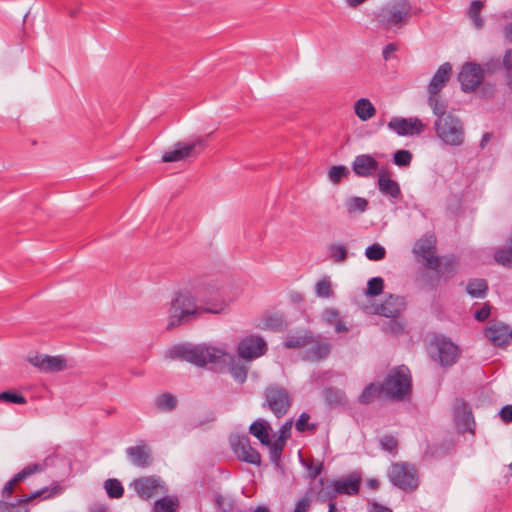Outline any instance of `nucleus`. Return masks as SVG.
I'll return each mask as SVG.
<instances>
[{"label":"nucleus","instance_id":"1","mask_svg":"<svg viewBox=\"0 0 512 512\" xmlns=\"http://www.w3.org/2000/svg\"><path fill=\"white\" fill-rule=\"evenodd\" d=\"M447 82L448 62H445L440 65L427 86L429 94L428 105L436 116L434 129L437 136L444 144L448 143V116H446L447 104L444 100L440 99L439 93L445 87Z\"/></svg>","mask_w":512,"mask_h":512},{"label":"nucleus","instance_id":"2","mask_svg":"<svg viewBox=\"0 0 512 512\" xmlns=\"http://www.w3.org/2000/svg\"><path fill=\"white\" fill-rule=\"evenodd\" d=\"M168 357L171 359H181L196 366H205L206 364H227L232 361L233 356L226 350L210 345H188L181 344L168 351Z\"/></svg>","mask_w":512,"mask_h":512},{"label":"nucleus","instance_id":"3","mask_svg":"<svg viewBox=\"0 0 512 512\" xmlns=\"http://www.w3.org/2000/svg\"><path fill=\"white\" fill-rule=\"evenodd\" d=\"M167 329L171 330L203 315L194 290L174 294L168 308Z\"/></svg>","mask_w":512,"mask_h":512},{"label":"nucleus","instance_id":"4","mask_svg":"<svg viewBox=\"0 0 512 512\" xmlns=\"http://www.w3.org/2000/svg\"><path fill=\"white\" fill-rule=\"evenodd\" d=\"M198 304L204 314H221L230 305L225 296V289L213 282H201L193 286Z\"/></svg>","mask_w":512,"mask_h":512},{"label":"nucleus","instance_id":"5","mask_svg":"<svg viewBox=\"0 0 512 512\" xmlns=\"http://www.w3.org/2000/svg\"><path fill=\"white\" fill-rule=\"evenodd\" d=\"M381 388L387 399L403 401L410 396L412 389V377L409 368L400 365L391 369L381 384Z\"/></svg>","mask_w":512,"mask_h":512},{"label":"nucleus","instance_id":"6","mask_svg":"<svg viewBox=\"0 0 512 512\" xmlns=\"http://www.w3.org/2000/svg\"><path fill=\"white\" fill-rule=\"evenodd\" d=\"M387 475L390 482L400 490L413 492L419 486L418 471L411 463H393L389 467Z\"/></svg>","mask_w":512,"mask_h":512},{"label":"nucleus","instance_id":"7","mask_svg":"<svg viewBox=\"0 0 512 512\" xmlns=\"http://www.w3.org/2000/svg\"><path fill=\"white\" fill-rule=\"evenodd\" d=\"M411 11V5L407 0H393L384 5L376 13L379 25L384 29L404 24Z\"/></svg>","mask_w":512,"mask_h":512},{"label":"nucleus","instance_id":"8","mask_svg":"<svg viewBox=\"0 0 512 512\" xmlns=\"http://www.w3.org/2000/svg\"><path fill=\"white\" fill-rule=\"evenodd\" d=\"M263 408L270 410L277 418L283 417L291 406L288 391L279 385H270L264 391Z\"/></svg>","mask_w":512,"mask_h":512},{"label":"nucleus","instance_id":"9","mask_svg":"<svg viewBox=\"0 0 512 512\" xmlns=\"http://www.w3.org/2000/svg\"><path fill=\"white\" fill-rule=\"evenodd\" d=\"M206 147V139L199 137L191 142H177L162 155V162H178L189 157H196Z\"/></svg>","mask_w":512,"mask_h":512},{"label":"nucleus","instance_id":"10","mask_svg":"<svg viewBox=\"0 0 512 512\" xmlns=\"http://www.w3.org/2000/svg\"><path fill=\"white\" fill-rule=\"evenodd\" d=\"M413 253L425 260V265L436 272L440 268V258L436 255V238L433 235H424L415 243Z\"/></svg>","mask_w":512,"mask_h":512},{"label":"nucleus","instance_id":"11","mask_svg":"<svg viewBox=\"0 0 512 512\" xmlns=\"http://www.w3.org/2000/svg\"><path fill=\"white\" fill-rule=\"evenodd\" d=\"M454 424L459 433H470L475 435L476 423L468 403L463 400H456L453 404Z\"/></svg>","mask_w":512,"mask_h":512},{"label":"nucleus","instance_id":"12","mask_svg":"<svg viewBox=\"0 0 512 512\" xmlns=\"http://www.w3.org/2000/svg\"><path fill=\"white\" fill-rule=\"evenodd\" d=\"M59 492L60 488L58 486H55L51 490H49L48 488H42L29 495H23L14 503L0 500V512H29V509L27 508V503L29 501L42 495H44L45 499L50 498L51 496L58 494Z\"/></svg>","mask_w":512,"mask_h":512},{"label":"nucleus","instance_id":"13","mask_svg":"<svg viewBox=\"0 0 512 512\" xmlns=\"http://www.w3.org/2000/svg\"><path fill=\"white\" fill-rule=\"evenodd\" d=\"M266 342L257 335H249L240 340L237 353L240 358L250 361L262 356L266 352Z\"/></svg>","mask_w":512,"mask_h":512},{"label":"nucleus","instance_id":"14","mask_svg":"<svg viewBox=\"0 0 512 512\" xmlns=\"http://www.w3.org/2000/svg\"><path fill=\"white\" fill-rule=\"evenodd\" d=\"M388 128L399 136H414L423 132L424 124L417 117H393L388 122Z\"/></svg>","mask_w":512,"mask_h":512},{"label":"nucleus","instance_id":"15","mask_svg":"<svg viewBox=\"0 0 512 512\" xmlns=\"http://www.w3.org/2000/svg\"><path fill=\"white\" fill-rule=\"evenodd\" d=\"M484 76L483 69L479 64L466 63L463 65L458 79L464 92L474 91L482 82Z\"/></svg>","mask_w":512,"mask_h":512},{"label":"nucleus","instance_id":"16","mask_svg":"<svg viewBox=\"0 0 512 512\" xmlns=\"http://www.w3.org/2000/svg\"><path fill=\"white\" fill-rule=\"evenodd\" d=\"M232 450L240 461L260 465L261 455L252 447L250 439L247 436H239L232 442Z\"/></svg>","mask_w":512,"mask_h":512},{"label":"nucleus","instance_id":"17","mask_svg":"<svg viewBox=\"0 0 512 512\" xmlns=\"http://www.w3.org/2000/svg\"><path fill=\"white\" fill-rule=\"evenodd\" d=\"M131 486L137 495L144 500H149L150 498L159 495L163 488L160 478L155 476L136 479L133 481Z\"/></svg>","mask_w":512,"mask_h":512},{"label":"nucleus","instance_id":"18","mask_svg":"<svg viewBox=\"0 0 512 512\" xmlns=\"http://www.w3.org/2000/svg\"><path fill=\"white\" fill-rule=\"evenodd\" d=\"M483 334L494 347L505 348L509 345V325L503 322L489 324L483 329Z\"/></svg>","mask_w":512,"mask_h":512},{"label":"nucleus","instance_id":"19","mask_svg":"<svg viewBox=\"0 0 512 512\" xmlns=\"http://www.w3.org/2000/svg\"><path fill=\"white\" fill-rule=\"evenodd\" d=\"M405 307L404 297L390 294L381 304L374 307L372 313L387 318H396Z\"/></svg>","mask_w":512,"mask_h":512},{"label":"nucleus","instance_id":"20","mask_svg":"<svg viewBox=\"0 0 512 512\" xmlns=\"http://www.w3.org/2000/svg\"><path fill=\"white\" fill-rule=\"evenodd\" d=\"M332 485L337 495L355 496L360 491L361 476L357 472H352L346 477L332 480Z\"/></svg>","mask_w":512,"mask_h":512},{"label":"nucleus","instance_id":"21","mask_svg":"<svg viewBox=\"0 0 512 512\" xmlns=\"http://www.w3.org/2000/svg\"><path fill=\"white\" fill-rule=\"evenodd\" d=\"M352 170L362 178L371 177L380 171L378 161L370 154L357 155L352 163Z\"/></svg>","mask_w":512,"mask_h":512},{"label":"nucleus","instance_id":"22","mask_svg":"<svg viewBox=\"0 0 512 512\" xmlns=\"http://www.w3.org/2000/svg\"><path fill=\"white\" fill-rule=\"evenodd\" d=\"M377 186L379 191L392 201L399 200L402 197L399 183L391 178V173L388 171L381 169L378 172Z\"/></svg>","mask_w":512,"mask_h":512},{"label":"nucleus","instance_id":"23","mask_svg":"<svg viewBox=\"0 0 512 512\" xmlns=\"http://www.w3.org/2000/svg\"><path fill=\"white\" fill-rule=\"evenodd\" d=\"M29 362L45 372H59L67 367L65 358L61 356L35 355L29 358Z\"/></svg>","mask_w":512,"mask_h":512},{"label":"nucleus","instance_id":"24","mask_svg":"<svg viewBox=\"0 0 512 512\" xmlns=\"http://www.w3.org/2000/svg\"><path fill=\"white\" fill-rule=\"evenodd\" d=\"M331 352V344L321 336L314 337L313 342L308 345L304 359L309 361H320L325 359Z\"/></svg>","mask_w":512,"mask_h":512},{"label":"nucleus","instance_id":"25","mask_svg":"<svg viewBox=\"0 0 512 512\" xmlns=\"http://www.w3.org/2000/svg\"><path fill=\"white\" fill-rule=\"evenodd\" d=\"M126 454L137 467H147L151 464V453L146 444L128 447Z\"/></svg>","mask_w":512,"mask_h":512},{"label":"nucleus","instance_id":"26","mask_svg":"<svg viewBox=\"0 0 512 512\" xmlns=\"http://www.w3.org/2000/svg\"><path fill=\"white\" fill-rule=\"evenodd\" d=\"M42 467L39 464H30L26 466L24 469H22L20 472L14 475V477L9 480L2 489V496L3 498H9L13 491H14V485L20 481L25 480L32 474L41 471Z\"/></svg>","mask_w":512,"mask_h":512},{"label":"nucleus","instance_id":"27","mask_svg":"<svg viewBox=\"0 0 512 512\" xmlns=\"http://www.w3.org/2000/svg\"><path fill=\"white\" fill-rule=\"evenodd\" d=\"M270 430V424L264 419H257L249 427V432L263 445L270 444Z\"/></svg>","mask_w":512,"mask_h":512},{"label":"nucleus","instance_id":"28","mask_svg":"<svg viewBox=\"0 0 512 512\" xmlns=\"http://www.w3.org/2000/svg\"><path fill=\"white\" fill-rule=\"evenodd\" d=\"M488 284L485 279H470L466 284V292L472 298L482 299L487 295Z\"/></svg>","mask_w":512,"mask_h":512},{"label":"nucleus","instance_id":"29","mask_svg":"<svg viewBox=\"0 0 512 512\" xmlns=\"http://www.w3.org/2000/svg\"><path fill=\"white\" fill-rule=\"evenodd\" d=\"M354 111L357 117L362 121H367L376 114V109L367 98H360L354 105Z\"/></svg>","mask_w":512,"mask_h":512},{"label":"nucleus","instance_id":"30","mask_svg":"<svg viewBox=\"0 0 512 512\" xmlns=\"http://www.w3.org/2000/svg\"><path fill=\"white\" fill-rule=\"evenodd\" d=\"M321 488L316 492L317 500L320 502L333 503L337 498V493L334 491V487L331 481H326L324 478L318 480Z\"/></svg>","mask_w":512,"mask_h":512},{"label":"nucleus","instance_id":"31","mask_svg":"<svg viewBox=\"0 0 512 512\" xmlns=\"http://www.w3.org/2000/svg\"><path fill=\"white\" fill-rule=\"evenodd\" d=\"M429 354L435 362L440 363L442 366L448 363V350L445 342L439 343L436 339L430 344Z\"/></svg>","mask_w":512,"mask_h":512},{"label":"nucleus","instance_id":"32","mask_svg":"<svg viewBox=\"0 0 512 512\" xmlns=\"http://www.w3.org/2000/svg\"><path fill=\"white\" fill-rule=\"evenodd\" d=\"M313 342V335L311 332L306 331L303 334L289 335L284 343L287 348H302L307 347Z\"/></svg>","mask_w":512,"mask_h":512},{"label":"nucleus","instance_id":"33","mask_svg":"<svg viewBox=\"0 0 512 512\" xmlns=\"http://www.w3.org/2000/svg\"><path fill=\"white\" fill-rule=\"evenodd\" d=\"M384 394L380 383H370L367 385L358 397V402L361 404H370L376 396Z\"/></svg>","mask_w":512,"mask_h":512},{"label":"nucleus","instance_id":"34","mask_svg":"<svg viewBox=\"0 0 512 512\" xmlns=\"http://www.w3.org/2000/svg\"><path fill=\"white\" fill-rule=\"evenodd\" d=\"M464 140L463 127L458 119L450 116V145H461Z\"/></svg>","mask_w":512,"mask_h":512},{"label":"nucleus","instance_id":"35","mask_svg":"<svg viewBox=\"0 0 512 512\" xmlns=\"http://www.w3.org/2000/svg\"><path fill=\"white\" fill-rule=\"evenodd\" d=\"M345 207L348 214L363 213L367 210L368 201L362 197H350L345 202Z\"/></svg>","mask_w":512,"mask_h":512},{"label":"nucleus","instance_id":"36","mask_svg":"<svg viewBox=\"0 0 512 512\" xmlns=\"http://www.w3.org/2000/svg\"><path fill=\"white\" fill-rule=\"evenodd\" d=\"M315 294L319 298H331L334 295L329 276H324L315 284Z\"/></svg>","mask_w":512,"mask_h":512},{"label":"nucleus","instance_id":"37","mask_svg":"<svg viewBox=\"0 0 512 512\" xmlns=\"http://www.w3.org/2000/svg\"><path fill=\"white\" fill-rule=\"evenodd\" d=\"M494 259L503 266H510L512 264V239L507 242L506 247L495 250Z\"/></svg>","mask_w":512,"mask_h":512},{"label":"nucleus","instance_id":"38","mask_svg":"<svg viewBox=\"0 0 512 512\" xmlns=\"http://www.w3.org/2000/svg\"><path fill=\"white\" fill-rule=\"evenodd\" d=\"M104 488L110 498H121L124 494V488L118 479L110 478L104 482Z\"/></svg>","mask_w":512,"mask_h":512},{"label":"nucleus","instance_id":"39","mask_svg":"<svg viewBox=\"0 0 512 512\" xmlns=\"http://www.w3.org/2000/svg\"><path fill=\"white\" fill-rule=\"evenodd\" d=\"M155 405L161 411H171L176 407L177 399L170 393H164L155 399Z\"/></svg>","mask_w":512,"mask_h":512},{"label":"nucleus","instance_id":"40","mask_svg":"<svg viewBox=\"0 0 512 512\" xmlns=\"http://www.w3.org/2000/svg\"><path fill=\"white\" fill-rule=\"evenodd\" d=\"M483 7V3L480 0H474L471 2L469 7V16L473 22V25L477 29H481L483 26V20L480 17V11Z\"/></svg>","mask_w":512,"mask_h":512},{"label":"nucleus","instance_id":"41","mask_svg":"<svg viewBox=\"0 0 512 512\" xmlns=\"http://www.w3.org/2000/svg\"><path fill=\"white\" fill-rule=\"evenodd\" d=\"M384 281L381 277H373L367 283L365 294L367 296L375 297L383 292Z\"/></svg>","mask_w":512,"mask_h":512},{"label":"nucleus","instance_id":"42","mask_svg":"<svg viewBox=\"0 0 512 512\" xmlns=\"http://www.w3.org/2000/svg\"><path fill=\"white\" fill-rule=\"evenodd\" d=\"M269 446V455L270 460L278 465L281 460V455L285 446V442L282 440H275L273 443L270 442Z\"/></svg>","mask_w":512,"mask_h":512},{"label":"nucleus","instance_id":"43","mask_svg":"<svg viewBox=\"0 0 512 512\" xmlns=\"http://www.w3.org/2000/svg\"><path fill=\"white\" fill-rule=\"evenodd\" d=\"M386 250L380 244H372L365 250V256L372 261H380L385 258Z\"/></svg>","mask_w":512,"mask_h":512},{"label":"nucleus","instance_id":"44","mask_svg":"<svg viewBox=\"0 0 512 512\" xmlns=\"http://www.w3.org/2000/svg\"><path fill=\"white\" fill-rule=\"evenodd\" d=\"M329 256L335 262H344L347 258V249L342 244H333L328 248Z\"/></svg>","mask_w":512,"mask_h":512},{"label":"nucleus","instance_id":"45","mask_svg":"<svg viewBox=\"0 0 512 512\" xmlns=\"http://www.w3.org/2000/svg\"><path fill=\"white\" fill-rule=\"evenodd\" d=\"M412 161V153L408 150H397L393 154V162L399 167H407Z\"/></svg>","mask_w":512,"mask_h":512},{"label":"nucleus","instance_id":"46","mask_svg":"<svg viewBox=\"0 0 512 512\" xmlns=\"http://www.w3.org/2000/svg\"><path fill=\"white\" fill-rule=\"evenodd\" d=\"M349 170L345 166H333L329 171V179L334 184H338L343 178L347 177Z\"/></svg>","mask_w":512,"mask_h":512},{"label":"nucleus","instance_id":"47","mask_svg":"<svg viewBox=\"0 0 512 512\" xmlns=\"http://www.w3.org/2000/svg\"><path fill=\"white\" fill-rule=\"evenodd\" d=\"M309 419V414L303 412L295 423L296 430L299 432H304L306 430H315L316 425L314 423H309Z\"/></svg>","mask_w":512,"mask_h":512},{"label":"nucleus","instance_id":"48","mask_svg":"<svg viewBox=\"0 0 512 512\" xmlns=\"http://www.w3.org/2000/svg\"><path fill=\"white\" fill-rule=\"evenodd\" d=\"M0 401H6L14 404H25L26 398L20 394L11 391H4L0 393Z\"/></svg>","mask_w":512,"mask_h":512},{"label":"nucleus","instance_id":"49","mask_svg":"<svg viewBox=\"0 0 512 512\" xmlns=\"http://www.w3.org/2000/svg\"><path fill=\"white\" fill-rule=\"evenodd\" d=\"M155 512H175L176 505L171 499L162 498L154 504Z\"/></svg>","mask_w":512,"mask_h":512},{"label":"nucleus","instance_id":"50","mask_svg":"<svg viewBox=\"0 0 512 512\" xmlns=\"http://www.w3.org/2000/svg\"><path fill=\"white\" fill-rule=\"evenodd\" d=\"M380 446L385 451L395 452L397 450V447H398V441L392 435H384L380 439Z\"/></svg>","mask_w":512,"mask_h":512},{"label":"nucleus","instance_id":"51","mask_svg":"<svg viewBox=\"0 0 512 512\" xmlns=\"http://www.w3.org/2000/svg\"><path fill=\"white\" fill-rule=\"evenodd\" d=\"M322 318L328 325L333 326L341 319L338 310L334 308L325 309L322 313Z\"/></svg>","mask_w":512,"mask_h":512},{"label":"nucleus","instance_id":"52","mask_svg":"<svg viewBox=\"0 0 512 512\" xmlns=\"http://www.w3.org/2000/svg\"><path fill=\"white\" fill-rule=\"evenodd\" d=\"M383 330L391 334H400L404 331V325L395 318H392L389 322L386 323V325L383 327Z\"/></svg>","mask_w":512,"mask_h":512},{"label":"nucleus","instance_id":"53","mask_svg":"<svg viewBox=\"0 0 512 512\" xmlns=\"http://www.w3.org/2000/svg\"><path fill=\"white\" fill-rule=\"evenodd\" d=\"M491 314V306L485 303L480 309L474 312V318L479 322L486 321Z\"/></svg>","mask_w":512,"mask_h":512},{"label":"nucleus","instance_id":"54","mask_svg":"<svg viewBox=\"0 0 512 512\" xmlns=\"http://www.w3.org/2000/svg\"><path fill=\"white\" fill-rule=\"evenodd\" d=\"M307 470H308V478H310L311 480H314L316 479L323 471V463L321 462H318L316 464H309L307 465Z\"/></svg>","mask_w":512,"mask_h":512},{"label":"nucleus","instance_id":"55","mask_svg":"<svg viewBox=\"0 0 512 512\" xmlns=\"http://www.w3.org/2000/svg\"><path fill=\"white\" fill-rule=\"evenodd\" d=\"M231 373H232L233 378L240 383H243L246 380L247 370L243 366L232 367Z\"/></svg>","mask_w":512,"mask_h":512},{"label":"nucleus","instance_id":"56","mask_svg":"<svg viewBox=\"0 0 512 512\" xmlns=\"http://www.w3.org/2000/svg\"><path fill=\"white\" fill-rule=\"evenodd\" d=\"M293 421L290 419L286 421L279 430V438L278 440H282L286 442V440L290 437V432L292 428Z\"/></svg>","mask_w":512,"mask_h":512},{"label":"nucleus","instance_id":"57","mask_svg":"<svg viewBox=\"0 0 512 512\" xmlns=\"http://www.w3.org/2000/svg\"><path fill=\"white\" fill-rule=\"evenodd\" d=\"M503 65L509 74V81L512 84V50L509 49L506 51L503 57Z\"/></svg>","mask_w":512,"mask_h":512},{"label":"nucleus","instance_id":"58","mask_svg":"<svg viewBox=\"0 0 512 512\" xmlns=\"http://www.w3.org/2000/svg\"><path fill=\"white\" fill-rule=\"evenodd\" d=\"M499 416L504 423L512 422V405H505L499 411Z\"/></svg>","mask_w":512,"mask_h":512},{"label":"nucleus","instance_id":"59","mask_svg":"<svg viewBox=\"0 0 512 512\" xmlns=\"http://www.w3.org/2000/svg\"><path fill=\"white\" fill-rule=\"evenodd\" d=\"M310 500L308 497L301 498L295 505L293 512H307L310 508Z\"/></svg>","mask_w":512,"mask_h":512},{"label":"nucleus","instance_id":"60","mask_svg":"<svg viewBox=\"0 0 512 512\" xmlns=\"http://www.w3.org/2000/svg\"><path fill=\"white\" fill-rule=\"evenodd\" d=\"M398 49L397 45L395 43H389L387 44L382 51V56L385 60H388L391 55L396 52Z\"/></svg>","mask_w":512,"mask_h":512},{"label":"nucleus","instance_id":"61","mask_svg":"<svg viewBox=\"0 0 512 512\" xmlns=\"http://www.w3.org/2000/svg\"><path fill=\"white\" fill-rule=\"evenodd\" d=\"M460 353L459 347L450 341V365L458 360Z\"/></svg>","mask_w":512,"mask_h":512},{"label":"nucleus","instance_id":"62","mask_svg":"<svg viewBox=\"0 0 512 512\" xmlns=\"http://www.w3.org/2000/svg\"><path fill=\"white\" fill-rule=\"evenodd\" d=\"M370 512H392V510L386 506L379 504V503H373L371 505Z\"/></svg>","mask_w":512,"mask_h":512},{"label":"nucleus","instance_id":"63","mask_svg":"<svg viewBox=\"0 0 512 512\" xmlns=\"http://www.w3.org/2000/svg\"><path fill=\"white\" fill-rule=\"evenodd\" d=\"M334 328L337 333L346 332L348 330L347 326L341 319L334 325Z\"/></svg>","mask_w":512,"mask_h":512},{"label":"nucleus","instance_id":"64","mask_svg":"<svg viewBox=\"0 0 512 512\" xmlns=\"http://www.w3.org/2000/svg\"><path fill=\"white\" fill-rule=\"evenodd\" d=\"M505 36L510 42H512V23L506 26Z\"/></svg>","mask_w":512,"mask_h":512}]
</instances>
